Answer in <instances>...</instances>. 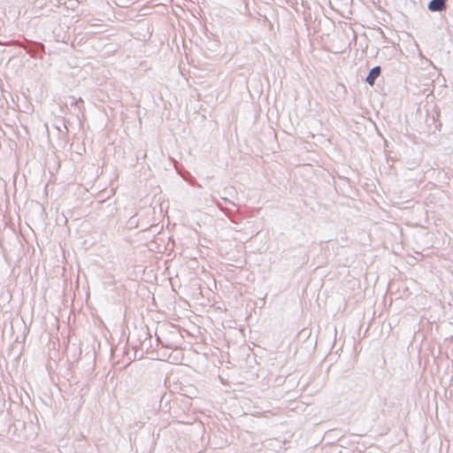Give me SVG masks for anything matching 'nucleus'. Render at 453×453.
I'll return each instance as SVG.
<instances>
[{
  "label": "nucleus",
  "instance_id": "f257e3e1",
  "mask_svg": "<svg viewBox=\"0 0 453 453\" xmlns=\"http://www.w3.org/2000/svg\"><path fill=\"white\" fill-rule=\"evenodd\" d=\"M446 0H432L428 4V9L431 12H441L446 9Z\"/></svg>",
  "mask_w": 453,
  "mask_h": 453
},
{
  "label": "nucleus",
  "instance_id": "f03ea898",
  "mask_svg": "<svg viewBox=\"0 0 453 453\" xmlns=\"http://www.w3.org/2000/svg\"><path fill=\"white\" fill-rule=\"evenodd\" d=\"M380 73V66H376V67H373L368 76L366 77V82L368 84H370L371 86H372L375 82V80L379 77Z\"/></svg>",
  "mask_w": 453,
  "mask_h": 453
}]
</instances>
